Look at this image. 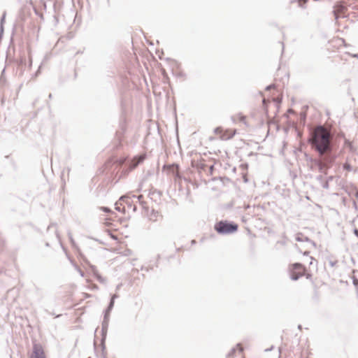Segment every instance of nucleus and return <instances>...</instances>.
<instances>
[{"label":"nucleus","mask_w":358,"mask_h":358,"mask_svg":"<svg viewBox=\"0 0 358 358\" xmlns=\"http://www.w3.org/2000/svg\"><path fill=\"white\" fill-rule=\"evenodd\" d=\"M331 137L328 129L318 126L313 131L310 142L320 155H323L331 150Z\"/></svg>","instance_id":"1"},{"label":"nucleus","mask_w":358,"mask_h":358,"mask_svg":"<svg viewBox=\"0 0 358 358\" xmlns=\"http://www.w3.org/2000/svg\"><path fill=\"white\" fill-rule=\"evenodd\" d=\"M215 228L219 234H227L236 231L238 225L227 221H220L215 225Z\"/></svg>","instance_id":"2"},{"label":"nucleus","mask_w":358,"mask_h":358,"mask_svg":"<svg viewBox=\"0 0 358 358\" xmlns=\"http://www.w3.org/2000/svg\"><path fill=\"white\" fill-rule=\"evenodd\" d=\"M304 273V268L300 263H295L292 265L291 269V279L293 280H297Z\"/></svg>","instance_id":"3"},{"label":"nucleus","mask_w":358,"mask_h":358,"mask_svg":"<svg viewBox=\"0 0 358 358\" xmlns=\"http://www.w3.org/2000/svg\"><path fill=\"white\" fill-rule=\"evenodd\" d=\"M31 358H45L42 346L38 343H34L33 352Z\"/></svg>","instance_id":"4"},{"label":"nucleus","mask_w":358,"mask_h":358,"mask_svg":"<svg viewBox=\"0 0 358 358\" xmlns=\"http://www.w3.org/2000/svg\"><path fill=\"white\" fill-rule=\"evenodd\" d=\"M109 313L110 311H108L106 310V314L104 315V319L102 323V331L103 333L106 332L107 328L108 326V320H109Z\"/></svg>","instance_id":"5"},{"label":"nucleus","mask_w":358,"mask_h":358,"mask_svg":"<svg viewBox=\"0 0 358 358\" xmlns=\"http://www.w3.org/2000/svg\"><path fill=\"white\" fill-rule=\"evenodd\" d=\"M145 159V155H141L134 158L131 164V169L136 168L141 162Z\"/></svg>","instance_id":"6"},{"label":"nucleus","mask_w":358,"mask_h":358,"mask_svg":"<svg viewBox=\"0 0 358 358\" xmlns=\"http://www.w3.org/2000/svg\"><path fill=\"white\" fill-rule=\"evenodd\" d=\"M346 9L345 6L341 5V4H338L335 6V10H334V15H335V17L336 19L338 18V13H344L345 10Z\"/></svg>","instance_id":"7"},{"label":"nucleus","mask_w":358,"mask_h":358,"mask_svg":"<svg viewBox=\"0 0 358 358\" xmlns=\"http://www.w3.org/2000/svg\"><path fill=\"white\" fill-rule=\"evenodd\" d=\"M117 297H118V296L117 294H114V295L112 296L110 302V303L108 305V307L107 308L108 311H110L112 310V308H113V306H114L115 299L116 298H117Z\"/></svg>","instance_id":"8"},{"label":"nucleus","mask_w":358,"mask_h":358,"mask_svg":"<svg viewBox=\"0 0 358 358\" xmlns=\"http://www.w3.org/2000/svg\"><path fill=\"white\" fill-rule=\"evenodd\" d=\"M332 162H333V158L331 157L326 156V157H324L322 162L324 165L328 166L329 164H331Z\"/></svg>","instance_id":"9"},{"label":"nucleus","mask_w":358,"mask_h":358,"mask_svg":"<svg viewBox=\"0 0 358 358\" xmlns=\"http://www.w3.org/2000/svg\"><path fill=\"white\" fill-rule=\"evenodd\" d=\"M6 15V12H4V13H3V15H2L1 18V22H0V34H1V33H3V22H4V21H5Z\"/></svg>","instance_id":"10"},{"label":"nucleus","mask_w":358,"mask_h":358,"mask_svg":"<svg viewBox=\"0 0 358 358\" xmlns=\"http://www.w3.org/2000/svg\"><path fill=\"white\" fill-rule=\"evenodd\" d=\"M328 166L324 165L322 162L319 164V169L320 172L325 173V169H327Z\"/></svg>","instance_id":"11"},{"label":"nucleus","mask_w":358,"mask_h":358,"mask_svg":"<svg viewBox=\"0 0 358 358\" xmlns=\"http://www.w3.org/2000/svg\"><path fill=\"white\" fill-rule=\"evenodd\" d=\"M90 268H91V270H92V273H93V275H94V276H96L97 274H99V272H98V271H97V268H96V267L95 266H94V265H90Z\"/></svg>","instance_id":"12"},{"label":"nucleus","mask_w":358,"mask_h":358,"mask_svg":"<svg viewBox=\"0 0 358 358\" xmlns=\"http://www.w3.org/2000/svg\"><path fill=\"white\" fill-rule=\"evenodd\" d=\"M236 349L235 348H232L229 354L227 355V358H233V354L235 353Z\"/></svg>","instance_id":"13"},{"label":"nucleus","mask_w":358,"mask_h":358,"mask_svg":"<svg viewBox=\"0 0 358 358\" xmlns=\"http://www.w3.org/2000/svg\"><path fill=\"white\" fill-rule=\"evenodd\" d=\"M95 277H96V279H97L100 282H101V283H105V282H106V281L105 278H102V277L100 275V274H99H99H97Z\"/></svg>","instance_id":"14"},{"label":"nucleus","mask_w":358,"mask_h":358,"mask_svg":"<svg viewBox=\"0 0 358 358\" xmlns=\"http://www.w3.org/2000/svg\"><path fill=\"white\" fill-rule=\"evenodd\" d=\"M121 203L120 202H116L115 204V210L119 211V212H122V209L121 208L120 206H121Z\"/></svg>","instance_id":"15"},{"label":"nucleus","mask_w":358,"mask_h":358,"mask_svg":"<svg viewBox=\"0 0 358 358\" xmlns=\"http://www.w3.org/2000/svg\"><path fill=\"white\" fill-rule=\"evenodd\" d=\"M343 168L345 170H348V171H351L352 170L351 166L349 164H348V163L344 164Z\"/></svg>","instance_id":"16"},{"label":"nucleus","mask_w":358,"mask_h":358,"mask_svg":"<svg viewBox=\"0 0 358 358\" xmlns=\"http://www.w3.org/2000/svg\"><path fill=\"white\" fill-rule=\"evenodd\" d=\"M322 187H323V188H324V189H328V188H329V182H328V181H326V182L323 184Z\"/></svg>","instance_id":"17"},{"label":"nucleus","mask_w":358,"mask_h":358,"mask_svg":"<svg viewBox=\"0 0 358 358\" xmlns=\"http://www.w3.org/2000/svg\"><path fill=\"white\" fill-rule=\"evenodd\" d=\"M274 87H275V85H270L266 87V90H270L271 89H273Z\"/></svg>","instance_id":"18"},{"label":"nucleus","mask_w":358,"mask_h":358,"mask_svg":"<svg viewBox=\"0 0 358 358\" xmlns=\"http://www.w3.org/2000/svg\"><path fill=\"white\" fill-rule=\"evenodd\" d=\"M101 209L104 211V212H106V213H108L110 211V210L107 208V207H102Z\"/></svg>","instance_id":"19"},{"label":"nucleus","mask_w":358,"mask_h":358,"mask_svg":"<svg viewBox=\"0 0 358 358\" xmlns=\"http://www.w3.org/2000/svg\"><path fill=\"white\" fill-rule=\"evenodd\" d=\"M296 241H303V238L299 235H297L296 237Z\"/></svg>","instance_id":"20"},{"label":"nucleus","mask_w":358,"mask_h":358,"mask_svg":"<svg viewBox=\"0 0 358 358\" xmlns=\"http://www.w3.org/2000/svg\"><path fill=\"white\" fill-rule=\"evenodd\" d=\"M353 284L355 286H357L358 285V280L357 278H354L353 279Z\"/></svg>","instance_id":"21"},{"label":"nucleus","mask_w":358,"mask_h":358,"mask_svg":"<svg viewBox=\"0 0 358 358\" xmlns=\"http://www.w3.org/2000/svg\"><path fill=\"white\" fill-rule=\"evenodd\" d=\"M133 197L135 198V199H137L138 201H140L141 199L143 197V196L142 195H139V196L134 195Z\"/></svg>","instance_id":"22"},{"label":"nucleus","mask_w":358,"mask_h":358,"mask_svg":"<svg viewBox=\"0 0 358 358\" xmlns=\"http://www.w3.org/2000/svg\"><path fill=\"white\" fill-rule=\"evenodd\" d=\"M237 348H238L239 352H241L243 351V348L241 347L240 344L237 345Z\"/></svg>","instance_id":"23"},{"label":"nucleus","mask_w":358,"mask_h":358,"mask_svg":"<svg viewBox=\"0 0 358 358\" xmlns=\"http://www.w3.org/2000/svg\"><path fill=\"white\" fill-rule=\"evenodd\" d=\"M221 131V129L220 127H217L215 129V132L216 134H218Z\"/></svg>","instance_id":"24"},{"label":"nucleus","mask_w":358,"mask_h":358,"mask_svg":"<svg viewBox=\"0 0 358 358\" xmlns=\"http://www.w3.org/2000/svg\"><path fill=\"white\" fill-rule=\"evenodd\" d=\"M354 234L356 235V236H357V237H358V229H355L354 230Z\"/></svg>","instance_id":"25"},{"label":"nucleus","mask_w":358,"mask_h":358,"mask_svg":"<svg viewBox=\"0 0 358 358\" xmlns=\"http://www.w3.org/2000/svg\"><path fill=\"white\" fill-rule=\"evenodd\" d=\"M125 199H127L126 196H121L120 199V201H124Z\"/></svg>","instance_id":"26"},{"label":"nucleus","mask_w":358,"mask_h":358,"mask_svg":"<svg viewBox=\"0 0 358 358\" xmlns=\"http://www.w3.org/2000/svg\"><path fill=\"white\" fill-rule=\"evenodd\" d=\"M79 273H80V275L81 276H83V275H84V273H83V272L81 270H79Z\"/></svg>","instance_id":"27"},{"label":"nucleus","mask_w":358,"mask_h":358,"mask_svg":"<svg viewBox=\"0 0 358 358\" xmlns=\"http://www.w3.org/2000/svg\"><path fill=\"white\" fill-rule=\"evenodd\" d=\"M333 179V177L332 176H330L327 181H328V182L331 180Z\"/></svg>","instance_id":"28"},{"label":"nucleus","mask_w":358,"mask_h":358,"mask_svg":"<svg viewBox=\"0 0 358 358\" xmlns=\"http://www.w3.org/2000/svg\"><path fill=\"white\" fill-rule=\"evenodd\" d=\"M330 264L331 266H334L335 265V262H330Z\"/></svg>","instance_id":"29"},{"label":"nucleus","mask_w":358,"mask_h":358,"mask_svg":"<svg viewBox=\"0 0 358 358\" xmlns=\"http://www.w3.org/2000/svg\"><path fill=\"white\" fill-rule=\"evenodd\" d=\"M210 171H213V166H211L210 167Z\"/></svg>","instance_id":"30"},{"label":"nucleus","mask_w":358,"mask_h":358,"mask_svg":"<svg viewBox=\"0 0 358 358\" xmlns=\"http://www.w3.org/2000/svg\"><path fill=\"white\" fill-rule=\"evenodd\" d=\"M176 177H179V174H178V173H176Z\"/></svg>","instance_id":"31"},{"label":"nucleus","mask_w":358,"mask_h":358,"mask_svg":"<svg viewBox=\"0 0 358 358\" xmlns=\"http://www.w3.org/2000/svg\"><path fill=\"white\" fill-rule=\"evenodd\" d=\"M29 60H30V65H31L32 60L31 58L29 59Z\"/></svg>","instance_id":"32"},{"label":"nucleus","mask_w":358,"mask_h":358,"mask_svg":"<svg viewBox=\"0 0 358 358\" xmlns=\"http://www.w3.org/2000/svg\"><path fill=\"white\" fill-rule=\"evenodd\" d=\"M298 328H299V329H301V325H299V326H298Z\"/></svg>","instance_id":"33"},{"label":"nucleus","mask_w":358,"mask_h":358,"mask_svg":"<svg viewBox=\"0 0 358 358\" xmlns=\"http://www.w3.org/2000/svg\"><path fill=\"white\" fill-rule=\"evenodd\" d=\"M90 358V357H89Z\"/></svg>","instance_id":"34"}]
</instances>
